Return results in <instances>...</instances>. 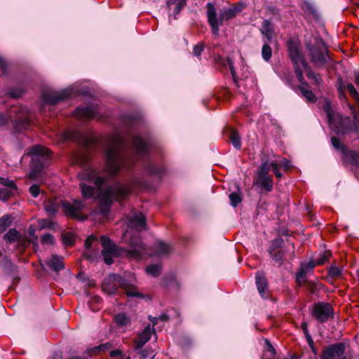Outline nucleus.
Listing matches in <instances>:
<instances>
[{"instance_id": "f257e3e1", "label": "nucleus", "mask_w": 359, "mask_h": 359, "mask_svg": "<svg viewBox=\"0 0 359 359\" xmlns=\"http://www.w3.org/2000/svg\"><path fill=\"white\" fill-rule=\"evenodd\" d=\"M134 154H129L123 137L116 135L106 149L107 169L111 177L124 168H129L139 161L147 174L161 177L165 173L162 165L157 166L149 156L150 141L147 137L135 135L132 139Z\"/></svg>"}, {"instance_id": "f03ea898", "label": "nucleus", "mask_w": 359, "mask_h": 359, "mask_svg": "<svg viewBox=\"0 0 359 359\" xmlns=\"http://www.w3.org/2000/svg\"><path fill=\"white\" fill-rule=\"evenodd\" d=\"M123 239L128 244V249L118 248L109 238L104 236L101 237L103 247L102 255L106 264H112L114 257L126 256L140 259L145 255H151L145 245L143 244L137 233L135 234L130 231L127 230L123 234Z\"/></svg>"}, {"instance_id": "7ed1b4c3", "label": "nucleus", "mask_w": 359, "mask_h": 359, "mask_svg": "<svg viewBox=\"0 0 359 359\" xmlns=\"http://www.w3.org/2000/svg\"><path fill=\"white\" fill-rule=\"evenodd\" d=\"M94 184L96 190L91 187V199L97 194L99 200V210L103 215H107L109 211L111 204L114 200H118L123 198L130 192L133 191L135 187H141L143 182L139 179H134L131 184L123 185L115 182L111 186L105 188L103 187L106 184V180L104 177H97L95 180Z\"/></svg>"}, {"instance_id": "20e7f679", "label": "nucleus", "mask_w": 359, "mask_h": 359, "mask_svg": "<svg viewBox=\"0 0 359 359\" xmlns=\"http://www.w3.org/2000/svg\"><path fill=\"white\" fill-rule=\"evenodd\" d=\"M135 276L130 272L124 273L123 276L111 273L103 280L102 290L109 294H114L120 287L129 298L143 299L144 296L137 290Z\"/></svg>"}, {"instance_id": "39448f33", "label": "nucleus", "mask_w": 359, "mask_h": 359, "mask_svg": "<svg viewBox=\"0 0 359 359\" xmlns=\"http://www.w3.org/2000/svg\"><path fill=\"white\" fill-rule=\"evenodd\" d=\"M323 109L326 114L330 128L337 135H344L349 133H357L358 126L355 118L348 116H342L333 111L331 103L326 101L323 105Z\"/></svg>"}, {"instance_id": "423d86ee", "label": "nucleus", "mask_w": 359, "mask_h": 359, "mask_svg": "<svg viewBox=\"0 0 359 359\" xmlns=\"http://www.w3.org/2000/svg\"><path fill=\"white\" fill-rule=\"evenodd\" d=\"M287 48L289 56L292 62L298 81L302 83L304 79L303 71H304L309 79H312L315 83L318 84L320 81V75L315 73L309 67L298 45L294 41H290Z\"/></svg>"}, {"instance_id": "0eeeda50", "label": "nucleus", "mask_w": 359, "mask_h": 359, "mask_svg": "<svg viewBox=\"0 0 359 359\" xmlns=\"http://www.w3.org/2000/svg\"><path fill=\"white\" fill-rule=\"evenodd\" d=\"M11 121L17 132L25 130L30 124L29 111L22 106H13L5 114H0V126Z\"/></svg>"}, {"instance_id": "6e6552de", "label": "nucleus", "mask_w": 359, "mask_h": 359, "mask_svg": "<svg viewBox=\"0 0 359 359\" xmlns=\"http://www.w3.org/2000/svg\"><path fill=\"white\" fill-rule=\"evenodd\" d=\"M311 62L317 67H323L331 60L328 55L327 48L320 37H315L314 41L306 42Z\"/></svg>"}, {"instance_id": "1a4fd4ad", "label": "nucleus", "mask_w": 359, "mask_h": 359, "mask_svg": "<svg viewBox=\"0 0 359 359\" xmlns=\"http://www.w3.org/2000/svg\"><path fill=\"white\" fill-rule=\"evenodd\" d=\"M26 154L32 156L29 177L35 179L39 176L43 168V162L48 157L50 151L43 146L35 145L28 149Z\"/></svg>"}, {"instance_id": "9d476101", "label": "nucleus", "mask_w": 359, "mask_h": 359, "mask_svg": "<svg viewBox=\"0 0 359 359\" xmlns=\"http://www.w3.org/2000/svg\"><path fill=\"white\" fill-rule=\"evenodd\" d=\"M76 161L83 168V171L80 172L78 175L81 180L80 187L82 196L86 199H88L90 198V170L88 154H79L76 157Z\"/></svg>"}, {"instance_id": "9b49d317", "label": "nucleus", "mask_w": 359, "mask_h": 359, "mask_svg": "<svg viewBox=\"0 0 359 359\" xmlns=\"http://www.w3.org/2000/svg\"><path fill=\"white\" fill-rule=\"evenodd\" d=\"M81 92L75 89L74 87H69L61 91L47 90L43 93L42 97L45 102L54 105L60 101L74 96Z\"/></svg>"}, {"instance_id": "f8f14e48", "label": "nucleus", "mask_w": 359, "mask_h": 359, "mask_svg": "<svg viewBox=\"0 0 359 359\" xmlns=\"http://www.w3.org/2000/svg\"><path fill=\"white\" fill-rule=\"evenodd\" d=\"M62 206L65 215L69 217H72L80 221H83L87 218L86 214L84 213L86 206L80 201L76 200L73 203L64 202Z\"/></svg>"}, {"instance_id": "ddd939ff", "label": "nucleus", "mask_w": 359, "mask_h": 359, "mask_svg": "<svg viewBox=\"0 0 359 359\" xmlns=\"http://www.w3.org/2000/svg\"><path fill=\"white\" fill-rule=\"evenodd\" d=\"M60 140L61 142H65L72 140L76 142L82 146L85 149L88 150L90 145V137L88 134L79 132V131H71L67 130L63 133Z\"/></svg>"}, {"instance_id": "4468645a", "label": "nucleus", "mask_w": 359, "mask_h": 359, "mask_svg": "<svg viewBox=\"0 0 359 359\" xmlns=\"http://www.w3.org/2000/svg\"><path fill=\"white\" fill-rule=\"evenodd\" d=\"M345 351V345L338 343L327 346L323 351L321 359H334L340 358Z\"/></svg>"}, {"instance_id": "2eb2a0df", "label": "nucleus", "mask_w": 359, "mask_h": 359, "mask_svg": "<svg viewBox=\"0 0 359 359\" xmlns=\"http://www.w3.org/2000/svg\"><path fill=\"white\" fill-rule=\"evenodd\" d=\"M207 15L208 22L212 28V33L215 35L219 34V26L220 25L219 19L217 18L216 10L212 3L207 4Z\"/></svg>"}, {"instance_id": "dca6fc26", "label": "nucleus", "mask_w": 359, "mask_h": 359, "mask_svg": "<svg viewBox=\"0 0 359 359\" xmlns=\"http://www.w3.org/2000/svg\"><path fill=\"white\" fill-rule=\"evenodd\" d=\"M129 228L140 231L146 227V219L142 213H135L127 219Z\"/></svg>"}, {"instance_id": "f3484780", "label": "nucleus", "mask_w": 359, "mask_h": 359, "mask_svg": "<svg viewBox=\"0 0 359 359\" xmlns=\"http://www.w3.org/2000/svg\"><path fill=\"white\" fill-rule=\"evenodd\" d=\"M0 183L3 187H0V200H7L16 189L13 181L8 179L0 178Z\"/></svg>"}, {"instance_id": "a211bd4d", "label": "nucleus", "mask_w": 359, "mask_h": 359, "mask_svg": "<svg viewBox=\"0 0 359 359\" xmlns=\"http://www.w3.org/2000/svg\"><path fill=\"white\" fill-rule=\"evenodd\" d=\"M331 140L332 146L337 150L340 151L346 158L350 159L353 162L357 161L358 155L355 151H349L337 137H332Z\"/></svg>"}, {"instance_id": "6ab92c4d", "label": "nucleus", "mask_w": 359, "mask_h": 359, "mask_svg": "<svg viewBox=\"0 0 359 359\" xmlns=\"http://www.w3.org/2000/svg\"><path fill=\"white\" fill-rule=\"evenodd\" d=\"M154 332V329L151 328L150 325H147L143 331L134 340L135 349H140L150 339L151 334Z\"/></svg>"}, {"instance_id": "aec40b11", "label": "nucleus", "mask_w": 359, "mask_h": 359, "mask_svg": "<svg viewBox=\"0 0 359 359\" xmlns=\"http://www.w3.org/2000/svg\"><path fill=\"white\" fill-rule=\"evenodd\" d=\"M256 286L260 296L263 299H267L269 296V292L267 280L263 272L258 271L256 273Z\"/></svg>"}, {"instance_id": "412c9836", "label": "nucleus", "mask_w": 359, "mask_h": 359, "mask_svg": "<svg viewBox=\"0 0 359 359\" xmlns=\"http://www.w3.org/2000/svg\"><path fill=\"white\" fill-rule=\"evenodd\" d=\"M259 30L263 36V42L271 43L274 36V28L273 24L268 20H264Z\"/></svg>"}, {"instance_id": "4be33fe9", "label": "nucleus", "mask_w": 359, "mask_h": 359, "mask_svg": "<svg viewBox=\"0 0 359 359\" xmlns=\"http://www.w3.org/2000/svg\"><path fill=\"white\" fill-rule=\"evenodd\" d=\"M316 265L315 261L311 260L308 262L302 263L299 272L297 274L296 280L297 282L302 285L306 281V274L313 270L314 266Z\"/></svg>"}, {"instance_id": "5701e85b", "label": "nucleus", "mask_w": 359, "mask_h": 359, "mask_svg": "<svg viewBox=\"0 0 359 359\" xmlns=\"http://www.w3.org/2000/svg\"><path fill=\"white\" fill-rule=\"evenodd\" d=\"M332 305L327 302H319L313 306L311 314H335Z\"/></svg>"}, {"instance_id": "b1692460", "label": "nucleus", "mask_w": 359, "mask_h": 359, "mask_svg": "<svg viewBox=\"0 0 359 359\" xmlns=\"http://www.w3.org/2000/svg\"><path fill=\"white\" fill-rule=\"evenodd\" d=\"M46 266L54 271H60L64 268L63 259L56 255H53L46 261Z\"/></svg>"}, {"instance_id": "393cba45", "label": "nucleus", "mask_w": 359, "mask_h": 359, "mask_svg": "<svg viewBox=\"0 0 359 359\" xmlns=\"http://www.w3.org/2000/svg\"><path fill=\"white\" fill-rule=\"evenodd\" d=\"M238 12H239V10H238L235 7L224 9L220 13L219 17V20L220 25H222V23L224 20H228L229 19L233 18Z\"/></svg>"}, {"instance_id": "a878e982", "label": "nucleus", "mask_w": 359, "mask_h": 359, "mask_svg": "<svg viewBox=\"0 0 359 359\" xmlns=\"http://www.w3.org/2000/svg\"><path fill=\"white\" fill-rule=\"evenodd\" d=\"M255 184L263 187L266 191H271L273 189V181L270 177H257Z\"/></svg>"}, {"instance_id": "bb28decb", "label": "nucleus", "mask_w": 359, "mask_h": 359, "mask_svg": "<svg viewBox=\"0 0 359 359\" xmlns=\"http://www.w3.org/2000/svg\"><path fill=\"white\" fill-rule=\"evenodd\" d=\"M186 0H168L167 5L170 10L173 9L175 15L178 14L185 6Z\"/></svg>"}, {"instance_id": "cd10ccee", "label": "nucleus", "mask_w": 359, "mask_h": 359, "mask_svg": "<svg viewBox=\"0 0 359 359\" xmlns=\"http://www.w3.org/2000/svg\"><path fill=\"white\" fill-rule=\"evenodd\" d=\"M172 248L170 244L163 241H158L156 244L155 254L157 255H164L170 252Z\"/></svg>"}, {"instance_id": "c85d7f7f", "label": "nucleus", "mask_w": 359, "mask_h": 359, "mask_svg": "<svg viewBox=\"0 0 359 359\" xmlns=\"http://www.w3.org/2000/svg\"><path fill=\"white\" fill-rule=\"evenodd\" d=\"M44 208L49 216H53L57 211L59 204L55 200H48L44 203Z\"/></svg>"}, {"instance_id": "c756f323", "label": "nucleus", "mask_w": 359, "mask_h": 359, "mask_svg": "<svg viewBox=\"0 0 359 359\" xmlns=\"http://www.w3.org/2000/svg\"><path fill=\"white\" fill-rule=\"evenodd\" d=\"M75 116L79 119L88 121L90 119V107L77 108L75 111Z\"/></svg>"}, {"instance_id": "7c9ffc66", "label": "nucleus", "mask_w": 359, "mask_h": 359, "mask_svg": "<svg viewBox=\"0 0 359 359\" xmlns=\"http://www.w3.org/2000/svg\"><path fill=\"white\" fill-rule=\"evenodd\" d=\"M229 138L233 146L236 149H240L241 147V137L238 133L233 130H231Z\"/></svg>"}, {"instance_id": "2f4dec72", "label": "nucleus", "mask_w": 359, "mask_h": 359, "mask_svg": "<svg viewBox=\"0 0 359 359\" xmlns=\"http://www.w3.org/2000/svg\"><path fill=\"white\" fill-rule=\"evenodd\" d=\"M270 166L271 165L267 162L263 163L259 168L257 177H269L268 174L270 170Z\"/></svg>"}, {"instance_id": "473e14b6", "label": "nucleus", "mask_w": 359, "mask_h": 359, "mask_svg": "<svg viewBox=\"0 0 359 359\" xmlns=\"http://www.w3.org/2000/svg\"><path fill=\"white\" fill-rule=\"evenodd\" d=\"M270 43L264 42V45L262 48V56L264 60L269 61L271 57L272 51L269 46Z\"/></svg>"}, {"instance_id": "72a5a7b5", "label": "nucleus", "mask_w": 359, "mask_h": 359, "mask_svg": "<svg viewBox=\"0 0 359 359\" xmlns=\"http://www.w3.org/2000/svg\"><path fill=\"white\" fill-rule=\"evenodd\" d=\"M114 320L119 327H126L130 323L128 316H115Z\"/></svg>"}, {"instance_id": "f704fd0d", "label": "nucleus", "mask_w": 359, "mask_h": 359, "mask_svg": "<svg viewBox=\"0 0 359 359\" xmlns=\"http://www.w3.org/2000/svg\"><path fill=\"white\" fill-rule=\"evenodd\" d=\"M62 242L65 245H72L75 241L74 234L71 232H66L62 235Z\"/></svg>"}, {"instance_id": "c9c22d12", "label": "nucleus", "mask_w": 359, "mask_h": 359, "mask_svg": "<svg viewBox=\"0 0 359 359\" xmlns=\"http://www.w3.org/2000/svg\"><path fill=\"white\" fill-rule=\"evenodd\" d=\"M19 233L15 229H10L4 236V238L8 241H15L19 238Z\"/></svg>"}, {"instance_id": "e433bc0d", "label": "nucleus", "mask_w": 359, "mask_h": 359, "mask_svg": "<svg viewBox=\"0 0 359 359\" xmlns=\"http://www.w3.org/2000/svg\"><path fill=\"white\" fill-rule=\"evenodd\" d=\"M299 90L301 94L307 100L308 102H313L316 100V97L311 90H306L304 87H300Z\"/></svg>"}, {"instance_id": "4c0bfd02", "label": "nucleus", "mask_w": 359, "mask_h": 359, "mask_svg": "<svg viewBox=\"0 0 359 359\" xmlns=\"http://www.w3.org/2000/svg\"><path fill=\"white\" fill-rule=\"evenodd\" d=\"M146 271L148 274L153 276H157L160 274L161 266L158 264H151L147 267Z\"/></svg>"}, {"instance_id": "58836bf2", "label": "nucleus", "mask_w": 359, "mask_h": 359, "mask_svg": "<svg viewBox=\"0 0 359 359\" xmlns=\"http://www.w3.org/2000/svg\"><path fill=\"white\" fill-rule=\"evenodd\" d=\"M222 65L224 67H228L231 71L233 79L235 82H236V70L233 66V61L231 58L227 57L222 63Z\"/></svg>"}, {"instance_id": "ea45409f", "label": "nucleus", "mask_w": 359, "mask_h": 359, "mask_svg": "<svg viewBox=\"0 0 359 359\" xmlns=\"http://www.w3.org/2000/svg\"><path fill=\"white\" fill-rule=\"evenodd\" d=\"M231 205L233 207H236L238 203L241 202V196L239 193L237 192H232L229 196Z\"/></svg>"}, {"instance_id": "a19ab883", "label": "nucleus", "mask_w": 359, "mask_h": 359, "mask_svg": "<svg viewBox=\"0 0 359 359\" xmlns=\"http://www.w3.org/2000/svg\"><path fill=\"white\" fill-rule=\"evenodd\" d=\"M269 252L275 262V264H277L279 266H281L283 264V252L282 251H278L274 255L272 254L271 250H270Z\"/></svg>"}, {"instance_id": "79ce46f5", "label": "nucleus", "mask_w": 359, "mask_h": 359, "mask_svg": "<svg viewBox=\"0 0 359 359\" xmlns=\"http://www.w3.org/2000/svg\"><path fill=\"white\" fill-rule=\"evenodd\" d=\"M11 217L5 215L0 219V232H4L11 223Z\"/></svg>"}, {"instance_id": "37998d69", "label": "nucleus", "mask_w": 359, "mask_h": 359, "mask_svg": "<svg viewBox=\"0 0 359 359\" xmlns=\"http://www.w3.org/2000/svg\"><path fill=\"white\" fill-rule=\"evenodd\" d=\"M39 226L40 229H53L54 227V223L50 219H43L39 221Z\"/></svg>"}, {"instance_id": "c03bdc74", "label": "nucleus", "mask_w": 359, "mask_h": 359, "mask_svg": "<svg viewBox=\"0 0 359 359\" xmlns=\"http://www.w3.org/2000/svg\"><path fill=\"white\" fill-rule=\"evenodd\" d=\"M110 345L109 344H100L99 346L91 348V353H97L104 352L109 349Z\"/></svg>"}, {"instance_id": "a18cd8bd", "label": "nucleus", "mask_w": 359, "mask_h": 359, "mask_svg": "<svg viewBox=\"0 0 359 359\" xmlns=\"http://www.w3.org/2000/svg\"><path fill=\"white\" fill-rule=\"evenodd\" d=\"M8 93L10 95V97L13 98H18L22 95L23 90L21 88H12L9 90Z\"/></svg>"}, {"instance_id": "49530a36", "label": "nucleus", "mask_w": 359, "mask_h": 359, "mask_svg": "<svg viewBox=\"0 0 359 359\" xmlns=\"http://www.w3.org/2000/svg\"><path fill=\"white\" fill-rule=\"evenodd\" d=\"M328 273L332 277H339L341 273V269L336 266H332L330 268Z\"/></svg>"}, {"instance_id": "de8ad7c7", "label": "nucleus", "mask_w": 359, "mask_h": 359, "mask_svg": "<svg viewBox=\"0 0 359 359\" xmlns=\"http://www.w3.org/2000/svg\"><path fill=\"white\" fill-rule=\"evenodd\" d=\"M41 241L43 244L53 245L54 243V238L51 234L46 233L41 236Z\"/></svg>"}, {"instance_id": "09e8293b", "label": "nucleus", "mask_w": 359, "mask_h": 359, "mask_svg": "<svg viewBox=\"0 0 359 359\" xmlns=\"http://www.w3.org/2000/svg\"><path fill=\"white\" fill-rule=\"evenodd\" d=\"M329 255L330 254L327 252L320 254L319 257L314 260L316 265H320L324 264L328 259Z\"/></svg>"}, {"instance_id": "8fccbe9b", "label": "nucleus", "mask_w": 359, "mask_h": 359, "mask_svg": "<svg viewBox=\"0 0 359 359\" xmlns=\"http://www.w3.org/2000/svg\"><path fill=\"white\" fill-rule=\"evenodd\" d=\"M278 165H281L285 170H289L292 167V164L290 161L286 158H280L278 162Z\"/></svg>"}, {"instance_id": "3c124183", "label": "nucleus", "mask_w": 359, "mask_h": 359, "mask_svg": "<svg viewBox=\"0 0 359 359\" xmlns=\"http://www.w3.org/2000/svg\"><path fill=\"white\" fill-rule=\"evenodd\" d=\"M204 50V46L203 43H198L197 45L194 46L193 53L195 56H200L202 52Z\"/></svg>"}, {"instance_id": "603ef678", "label": "nucleus", "mask_w": 359, "mask_h": 359, "mask_svg": "<svg viewBox=\"0 0 359 359\" xmlns=\"http://www.w3.org/2000/svg\"><path fill=\"white\" fill-rule=\"evenodd\" d=\"M40 191V189L36 184H33L29 187V192L34 198H36L39 195Z\"/></svg>"}, {"instance_id": "864d4df0", "label": "nucleus", "mask_w": 359, "mask_h": 359, "mask_svg": "<svg viewBox=\"0 0 359 359\" xmlns=\"http://www.w3.org/2000/svg\"><path fill=\"white\" fill-rule=\"evenodd\" d=\"M271 167L272 168V170L276 175V176L278 178L282 177V174L278 171V161L276 162H271L270 163Z\"/></svg>"}, {"instance_id": "5fc2aeb1", "label": "nucleus", "mask_w": 359, "mask_h": 359, "mask_svg": "<svg viewBox=\"0 0 359 359\" xmlns=\"http://www.w3.org/2000/svg\"><path fill=\"white\" fill-rule=\"evenodd\" d=\"M304 335H305L307 343L309 344V346L313 351L314 350V342H313V340L311 334H309V332H306V334Z\"/></svg>"}, {"instance_id": "6e6d98bb", "label": "nucleus", "mask_w": 359, "mask_h": 359, "mask_svg": "<svg viewBox=\"0 0 359 359\" xmlns=\"http://www.w3.org/2000/svg\"><path fill=\"white\" fill-rule=\"evenodd\" d=\"M346 88L348 90L349 93L353 97L354 95H358V92L355 90V87L352 83H348L346 85Z\"/></svg>"}, {"instance_id": "4d7b16f0", "label": "nucleus", "mask_w": 359, "mask_h": 359, "mask_svg": "<svg viewBox=\"0 0 359 359\" xmlns=\"http://www.w3.org/2000/svg\"><path fill=\"white\" fill-rule=\"evenodd\" d=\"M316 320L320 323L327 322L330 318L333 317V316H316Z\"/></svg>"}, {"instance_id": "13d9d810", "label": "nucleus", "mask_w": 359, "mask_h": 359, "mask_svg": "<svg viewBox=\"0 0 359 359\" xmlns=\"http://www.w3.org/2000/svg\"><path fill=\"white\" fill-rule=\"evenodd\" d=\"M7 62L0 56V67L2 69L4 73L7 71Z\"/></svg>"}, {"instance_id": "bf43d9fd", "label": "nucleus", "mask_w": 359, "mask_h": 359, "mask_svg": "<svg viewBox=\"0 0 359 359\" xmlns=\"http://www.w3.org/2000/svg\"><path fill=\"white\" fill-rule=\"evenodd\" d=\"M140 353L141 355V358L140 359H145L147 357H150L151 358L150 353H148V351L147 350L140 351Z\"/></svg>"}, {"instance_id": "052dcab7", "label": "nucleus", "mask_w": 359, "mask_h": 359, "mask_svg": "<svg viewBox=\"0 0 359 359\" xmlns=\"http://www.w3.org/2000/svg\"><path fill=\"white\" fill-rule=\"evenodd\" d=\"M265 344L268 346L269 351L272 352L273 353H275V349L273 347V346L271 345V344L270 343L269 339H265Z\"/></svg>"}, {"instance_id": "680f3d73", "label": "nucleus", "mask_w": 359, "mask_h": 359, "mask_svg": "<svg viewBox=\"0 0 359 359\" xmlns=\"http://www.w3.org/2000/svg\"><path fill=\"white\" fill-rule=\"evenodd\" d=\"M282 242H283V241L280 240V239L274 240L273 243H272L271 248H273V249H274L275 248L280 247V245L282 243Z\"/></svg>"}, {"instance_id": "e2e57ef3", "label": "nucleus", "mask_w": 359, "mask_h": 359, "mask_svg": "<svg viewBox=\"0 0 359 359\" xmlns=\"http://www.w3.org/2000/svg\"><path fill=\"white\" fill-rule=\"evenodd\" d=\"M121 355V351L120 350H114V351H111L110 352V355L114 358L118 357Z\"/></svg>"}, {"instance_id": "0e129e2a", "label": "nucleus", "mask_w": 359, "mask_h": 359, "mask_svg": "<svg viewBox=\"0 0 359 359\" xmlns=\"http://www.w3.org/2000/svg\"><path fill=\"white\" fill-rule=\"evenodd\" d=\"M307 323L306 322H303L302 323V328L303 330L304 334H306V332H309L308 327H307Z\"/></svg>"}, {"instance_id": "69168bd1", "label": "nucleus", "mask_w": 359, "mask_h": 359, "mask_svg": "<svg viewBox=\"0 0 359 359\" xmlns=\"http://www.w3.org/2000/svg\"><path fill=\"white\" fill-rule=\"evenodd\" d=\"M28 232H29V235L34 236V232H35V228L32 226H29Z\"/></svg>"}, {"instance_id": "338daca9", "label": "nucleus", "mask_w": 359, "mask_h": 359, "mask_svg": "<svg viewBox=\"0 0 359 359\" xmlns=\"http://www.w3.org/2000/svg\"><path fill=\"white\" fill-rule=\"evenodd\" d=\"M85 245L87 248L90 247V236H87L85 241Z\"/></svg>"}, {"instance_id": "774afa93", "label": "nucleus", "mask_w": 359, "mask_h": 359, "mask_svg": "<svg viewBox=\"0 0 359 359\" xmlns=\"http://www.w3.org/2000/svg\"><path fill=\"white\" fill-rule=\"evenodd\" d=\"M355 83L359 86V72L355 75Z\"/></svg>"}]
</instances>
